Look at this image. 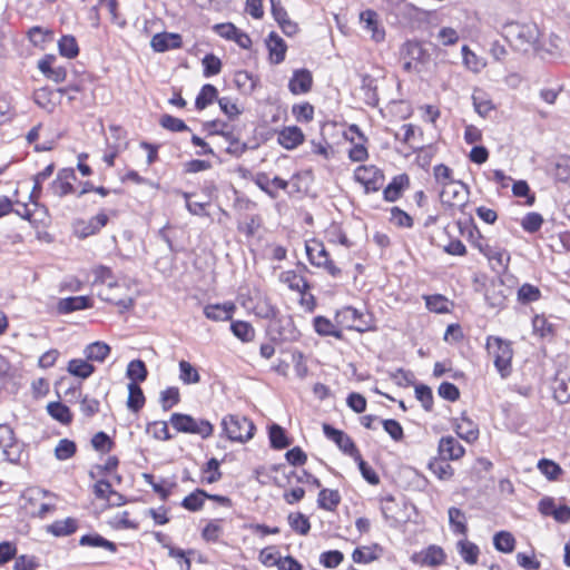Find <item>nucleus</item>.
Masks as SVG:
<instances>
[{"instance_id":"1","label":"nucleus","mask_w":570,"mask_h":570,"mask_svg":"<svg viewBox=\"0 0 570 570\" xmlns=\"http://www.w3.org/2000/svg\"><path fill=\"white\" fill-rule=\"evenodd\" d=\"M502 35L514 49L528 51L537 43L539 29L534 23L511 21L503 24Z\"/></svg>"},{"instance_id":"2","label":"nucleus","mask_w":570,"mask_h":570,"mask_svg":"<svg viewBox=\"0 0 570 570\" xmlns=\"http://www.w3.org/2000/svg\"><path fill=\"white\" fill-rule=\"evenodd\" d=\"M95 283L105 285L106 288L99 292V296L110 303L116 304L122 311L134 306V299L129 296L119 297L112 293V289L119 288L118 283L114 279L112 272L109 267L100 265L94 269Z\"/></svg>"},{"instance_id":"3","label":"nucleus","mask_w":570,"mask_h":570,"mask_svg":"<svg viewBox=\"0 0 570 570\" xmlns=\"http://www.w3.org/2000/svg\"><path fill=\"white\" fill-rule=\"evenodd\" d=\"M487 351L493 358V363L502 379L511 373V361L513 350L511 343L498 336H489L487 340Z\"/></svg>"},{"instance_id":"4","label":"nucleus","mask_w":570,"mask_h":570,"mask_svg":"<svg viewBox=\"0 0 570 570\" xmlns=\"http://www.w3.org/2000/svg\"><path fill=\"white\" fill-rule=\"evenodd\" d=\"M223 432L233 442H247L254 436V423L240 415L229 414L222 420Z\"/></svg>"},{"instance_id":"5","label":"nucleus","mask_w":570,"mask_h":570,"mask_svg":"<svg viewBox=\"0 0 570 570\" xmlns=\"http://www.w3.org/2000/svg\"><path fill=\"white\" fill-rule=\"evenodd\" d=\"M169 422L177 432L198 434L203 439L209 438L214 431V426L209 421L196 420L188 414L174 413Z\"/></svg>"},{"instance_id":"6","label":"nucleus","mask_w":570,"mask_h":570,"mask_svg":"<svg viewBox=\"0 0 570 570\" xmlns=\"http://www.w3.org/2000/svg\"><path fill=\"white\" fill-rule=\"evenodd\" d=\"M305 248L308 261L312 265L323 267L333 277L341 274V269L330 258V255L322 243L312 240L306 243Z\"/></svg>"},{"instance_id":"7","label":"nucleus","mask_w":570,"mask_h":570,"mask_svg":"<svg viewBox=\"0 0 570 570\" xmlns=\"http://www.w3.org/2000/svg\"><path fill=\"white\" fill-rule=\"evenodd\" d=\"M354 177L356 181L364 186L366 193L377 191L383 187L384 175L375 166H358Z\"/></svg>"},{"instance_id":"8","label":"nucleus","mask_w":570,"mask_h":570,"mask_svg":"<svg viewBox=\"0 0 570 570\" xmlns=\"http://www.w3.org/2000/svg\"><path fill=\"white\" fill-rule=\"evenodd\" d=\"M335 322L337 325L347 330L365 332L368 328L367 322L364 320L363 313L352 306H345L336 312Z\"/></svg>"},{"instance_id":"9","label":"nucleus","mask_w":570,"mask_h":570,"mask_svg":"<svg viewBox=\"0 0 570 570\" xmlns=\"http://www.w3.org/2000/svg\"><path fill=\"white\" fill-rule=\"evenodd\" d=\"M0 448L7 461L16 463L20 460V445L16 441L13 430L8 424H0Z\"/></svg>"},{"instance_id":"10","label":"nucleus","mask_w":570,"mask_h":570,"mask_svg":"<svg viewBox=\"0 0 570 570\" xmlns=\"http://www.w3.org/2000/svg\"><path fill=\"white\" fill-rule=\"evenodd\" d=\"M323 432L325 436L332 440L342 452L353 459H358L360 451L357 450L354 441L345 432L337 430L330 424L323 425Z\"/></svg>"},{"instance_id":"11","label":"nucleus","mask_w":570,"mask_h":570,"mask_svg":"<svg viewBox=\"0 0 570 570\" xmlns=\"http://www.w3.org/2000/svg\"><path fill=\"white\" fill-rule=\"evenodd\" d=\"M107 223L108 216L105 213H99L89 220H77L73 225L75 234L79 238H87L97 234Z\"/></svg>"},{"instance_id":"12","label":"nucleus","mask_w":570,"mask_h":570,"mask_svg":"<svg viewBox=\"0 0 570 570\" xmlns=\"http://www.w3.org/2000/svg\"><path fill=\"white\" fill-rule=\"evenodd\" d=\"M76 179L73 169L60 170L57 178L50 184V190L55 196L62 197L73 191L72 180Z\"/></svg>"},{"instance_id":"13","label":"nucleus","mask_w":570,"mask_h":570,"mask_svg":"<svg viewBox=\"0 0 570 570\" xmlns=\"http://www.w3.org/2000/svg\"><path fill=\"white\" fill-rule=\"evenodd\" d=\"M56 57L53 55H46L38 61V69L43 73L46 78L52 80L56 83H60L66 80L67 70L65 67H53Z\"/></svg>"},{"instance_id":"14","label":"nucleus","mask_w":570,"mask_h":570,"mask_svg":"<svg viewBox=\"0 0 570 570\" xmlns=\"http://www.w3.org/2000/svg\"><path fill=\"white\" fill-rule=\"evenodd\" d=\"M554 399L563 404L570 401V368L558 371L553 381Z\"/></svg>"},{"instance_id":"15","label":"nucleus","mask_w":570,"mask_h":570,"mask_svg":"<svg viewBox=\"0 0 570 570\" xmlns=\"http://www.w3.org/2000/svg\"><path fill=\"white\" fill-rule=\"evenodd\" d=\"M183 45L179 33L160 32L156 33L150 41V46L156 52H165L171 49H178Z\"/></svg>"},{"instance_id":"16","label":"nucleus","mask_w":570,"mask_h":570,"mask_svg":"<svg viewBox=\"0 0 570 570\" xmlns=\"http://www.w3.org/2000/svg\"><path fill=\"white\" fill-rule=\"evenodd\" d=\"M438 450L443 460H459L465 453L462 444L451 435L440 439Z\"/></svg>"},{"instance_id":"17","label":"nucleus","mask_w":570,"mask_h":570,"mask_svg":"<svg viewBox=\"0 0 570 570\" xmlns=\"http://www.w3.org/2000/svg\"><path fill=\"white\" fill-rule=\"evenodd\" d=\"M313 76L307 69H298L293 72L288 82V89L293 95L306 94L312 89Z\"/></svg>"},{"instance_id":"18","label":"nucleus","mask_w":570,"mask_h":570,"mask_svg":"<svg viewBox=\"0 0 570 570\" xmlns=\"http://www.w3.org/2000/svg\"><path fill=\"white\" fill-rule=\"evenodd\" d=\"M454 431L462 440L472 443L479 438V428L470 417L462 413L461 417L454 421Z\"/></svg>"},{"instance_id":"19","label":"nucleus","mask_w":570,"mask_h":570,"mask_svg":"<svg viewBox=\"0 0 570 570\" xmlns=\"http://www.w3.org/2000/svg\"><path fill=\"white\" fill-rule=\"evenodd\" d=\"M304 134L297 126L283 128L277 135V142L285 149H294L304 141Z\"/></svg>"},{"instance_id":"20","label":"nucleus","mask_w":570,"mask_h":570,"mask_svg":"<svg viewBox=\"0 0 570 570\" xmlns=\"http://www.w3.org/2000/svg\"><path fill=\"white\" fill-rule=\"evenodd\" d=\"M235 308L236 306L232 302L206 305L204 307V314L214 322H224L232 320Z\"/></svg>"},{"instance_id":"21","label":"nucleus","mask_w":570,"mask_h":570,"mask_svg":"<svg viewBox=\"0 0 570 570\" xmlns=\"http://www.w3.org/2000/svg\"><path fill=\"white\" fill-rule=\"evenodd\" d=\"M361 23L366 31L371 32L372 38L380 42L384 39L385 32L379 26V14L374 10H365L360 14Z\"/></svg>"},{"instance_id":"22","label":"nucleus","mask_w":570,"mask_h":570,"mask_svg":"<svg viewBox=\"0 0 570 570\" xmlns=\"http://www.w3.org/2000/svg\"><path fill=\"white\" fill-rule=\"evenodd\" d=\"M269 59L273 63L278 65L284 61L287 46L285 41L274 31H272L266 40Z\"/></svg>"},{"instance_id":"23","label":"nucleus","mask_w":570,"mask_h":570,"mask_svg":"<svg viewBox=\"0 0 570 570\" xmlns=\"http://www.w3.org/2000/svg\"><path fill=\"white\" fill-rule=\"evenodd\" d=\"M461 183L452 181L442 187L440 191L441 203L448 206H459L463 203V194Z\"/></svg>"},{"instance_id":"24","label":"nucleus","mask_w":570,"mask_h":570,"mask_svg":"<svg viewBox=\"0 0 570 570\" xmlns=\"http://www.w3.org/2000/svg\"><path fill=\"white\" fill-rule=\"evenodd\" d=\"M78 522L73 518H67L65 520H57L47 527V532L55 537H66L76 532Z\"/></svg>"},{"instance_id":"25","label":"nucleus","mask_w":570,"mask_h":570,"mask_svg":"<svg viewBox=\"0 0 570 570\" xmlns=\"http://www.w3.org/2000/svg\"><path fill=\"white\" fill-rule=\"evenodd\" d=\"M56 92L48 87L39 88L33 94L35 102L48 112H53L57 102L55 101Z\"/></svg>"},{"instance_id":"26","label":"nucleus","mask_w":570,"mask_h":570,"mask_svg":"<svg viewBox=\"0 0 570 570\" xmlns=\"http://www.w3.org/2000/svg\"><path fill=\"white\" fill-rule=\"evenodd\" d=\"M407 184L409 177L406 175L394 177L383 190L384 199L387 202H395L400 198L402 190Z\"/></svg>"},{"instance_id":"27","label":"nucleus","mask_w":570,"mask_h":570,"mask_svg":"<svg viewBox=\"0 0 570 570\" xmlns=\"http://www.w3.org/2000/svg\"><path fill=\"white\" fill-rule=\"evenodd\" d=\"M110 353V346L104 342H94L86 346L83 354L88 361L104 362Z\"/></svg>"},{"instance_id":"28","label":"nucleus","mask_w":570,"mask_h":570,"mask_svg":"<svg viewBox=\"0 0 570 570\" xmlns=\"http://www.w3.org/2000/svg\"><path fill=\"white\" fill-rule=\"evenodd\" d=\"M281 282L286 284L291 289L304 294L308 288V282L294 271H287L281 274Z\"/></svg>"},{"instance_id":"29","label":"nucleus","mask_w":570,"mask_h":570,"mask_svg":"<svg viewBox=\"0 0 570 570\" xmlns=\"http://www.w3.org/2000/svg\"><path fill=\"white\" fill-rule=\"evenodd\" d=\"M314 330L318 335L322 336H334L336 338H342V332L336 328L335 324L324 317V316H316L313 321Z\"/></svg>"},{"instance_id":"30","label":"nucleus","mask_w":570,"mask_h":570,"mask_svg":"<svg viewBox=\"0 0 570 570\" xmlns=\"http://www.w3.org/2000/svg\"><path fill=\"white\" fill-rule=\"evenodd\" d=\"M67 370L71 375L85 380L95 372V366L87 358H73L69 361Z\"/></svg>"},{"instance_id":"31","label":"nucleus","mask_w":570,"mask_h":570,"mask_svg":"<svg viewBox=\"0 0 570 570\" xmlns=\"http://www.w3.org/2000/svg\"><path fill=\"white\" fill-rule=\"evenodd\" d=\"M449 514V522L453 530V532L462 535H466L468 533V525H466V518L465 513L460 510L459 508L451 507L448 511Z\"/></svg>"},{"instance_id":"32","label":"nucleus","mask_w":570,"mask_h":570,"mask_svg":"<svg viewBox=\"0 0 570 570\" xmlns=\"http://www.w3.org/2000/svg\"><path fill=\"white\" fill-rule=\"evenodd\" d=\"M341 502L337 490L322 489L318 493L317 504L326 511H334Z\"/></svg>"},{"instance_id":"33","label":"nucleus","mask_w":570,"mask_h":570,"mask_svg":"<svg viewBox=\"0 0 570 570\" xmlns=\"http://www.w3.org/2000/svg\"><path fill=\"white\" fill-rule=\"evenodd\" d=\"M79 544L92 548H102L110 551L111 553L117 551V546L114 542L105 539L98 533L82 535L80 538Z\"/></svg>"},{"instance_id":"34","label":"nucleus","mask_w":570,"mask_h":570,"mask_svg":"<svg viewBox=\"0 0 570 570\" xmlns=\"http://www.w3.org/2000/svg\"><path fill=\"white\" fill-rule=\"evenodd\" d=\"M146 399L139 384H128L127 406L132 412H138L145 405Z\"/></svg>"},{"instance_id":"35","label":"nucleus","mask_w":570,"mask_h":570,"mask_svg":"<svg viewBox=\"0 0 570 570\" xmlns=\"http://www.w3.org/2000/svg\"><path fill=\"white\" fill-rule=\"evenodd\" d=\"M253 311L256 316L266 320L274 318L278 313L277 307L266 296L257 297Z\"/></svg>"},{"instance_id":"36","label":"nucleus","mask_w":570,"mask_h":570,"mask_svg":"<svg viewBox=\"0 0 570 570\" xmlns=\"http://www.w3.org/2000/svg\"><path fill=\"white\" fill-rule=\"evenodd\" d=\"M126 375L131 381L130 383L139 384L145 382L148 375L146 364L141 360H134L129 362Z\"/></svg>"},{"instance_id":"37","label":"nucleus","mask_w":570,"mask_h":570,"mask_svg":"<svg viewBox=\"0 0 570 570\" xmlns=\"http://www.w3.org/2000/svg\"><path fill=\"white\" fill-rule=\"evenodd\" d=\"M90 306V298L87 296H75L63 298L59 302V311L62 313H70L80 311Z\"/></svg>"},{"instance_id":"38","label":"nucleus","mask_w":570,"mask_h":570,"mask_svg":"<svg viewBox=\"0 0 570 570\" xmlns=\"http://www.w3.org/2000/svg\"><path fill=\"white\" fill-rule=\"evenodd\" d=\"M458 550L466 563L475 564L478 562L480 549L475 543L468 540H461L458 542Z\"/></svg>"},{"instance_id":"39","label":"nucleus","mask_w":570,"mask_h":570,"mask_svg":"<svg viewBox=\"0 0 570 570\" xmlns=\"http://www.w3.org/2000/svg\"><path fill=\"white\" fill-rule=\"evenodd\" d=\"M47 411L55 420L62 424H69L72 421V414L69 407L60 402H50Z\"/></svg>"},{"instance_id":"40","label":"nucleus","mask_w":570,"mask_h":570,"mask_svg":"<svg viewBox=\"0 0 570 570\" xmlns=\"http://www.w3.org/2000/svg\"><path fill=\"white\" fill-rule=\"evenodd\" d=\"M287 521L292 530L301 535H306L311 530L308 518L301 512L289 513Z\"/></svg>"},{"instance_id":"41","label":"nucleus","mask_w":570,"mask_h":570,"mask_svg":"<svg viewBox=\"0 0 570 570\" xmlns=\"http://www.w3.org/2000/svg\"><path fill=\"white\" fill-rule=\"evenodd\" d=\"M218 90L215 86L210 83H206L200 89L195 106L198 110L205 109L208 105H210L215 99H217Z\"/></svg>"},{"instance_id":"42","label":"nucleus","mask_w":570,"mask_h":570,"mask_svg":"<svg viewBox=\"0 0 570 570\" xmlns=\"http://www.w3.org/2000/svg\"><path fill=\"white\" fill-rule=\"evenodd\" d=\"M493 544L500 552L510 553L514 550L515 540L508 531H500L493 537Z\"/></svg>"},{"instance_id":"43","label":"nucleus","mask_w":570,"mask_h":570,"mask_svg":"<svg viewBox=\"0 0 570 570\" xmlns=\"http://www.w3.org/2000/svg\"><path fill=\"white\" fill-rule=\"evenodd\" d=\"M59 53L66 58H75L79 53V47L73 36H62L58 41Z\"/></svg>"},{"instance_id":"44","label":"nucleus","mask_w":570,"mask_h":570,"mask_svg":"<svg viewBox=\"0 0 570 570\" xmlns=\"http://www.w3.org/2000/svg\"><path fill=\"white\" fill-rule=\"evenodd\" d=\"M230 330L233 334L243 342H250L255 336V330L248 322H232Z\"/></svg>"},{"instance_id":"45","label":"nucleus","mask_w":570,"mask_h":570,"mask_svg":"<svg viewBox=\"0 0 570 570\" xmlns=\"http://www.w3.org/2000/svg\"><path fill=\"white\" fill-rule=\"evenodd\" d=\"M445 461L443 459H433L428 465L429 470L440 480H449L453 475V468Z\"/></svg>"},{"instance_id":"46","label":"nucleus","mask_w":570,"mask_h":570,"mask_svg":"<svg viewBox=\"0 0 570 570\" xmlns=\"http://www.w3.org/2000/svg\"><path fill=\"white\" fill-rule=\"evenodd\" d=\"M179 380L184 384H197L200 381L198 371L187 361L179 362Z\"/></svg>"},{"instance_id":"47","label":"nucleus","mask_w":570,"mask_h":570,"mask_svg":"<svg viewBox=\"0 0 570 570\" xmlns=\"http://www.w3.org/2000/svg\"><path fill=\"white\" fill-rule=\"evenodd\" d=\"M269 441L274 449L282 450L287 448L291 442L286 436L285 430L278 424H273L269 428Z\"/></svg>"},{"instance_id":"48","label":"nucleus","mask_w":570,"mask_h":570,"mask_svg":"<svg viewBox=\"0 0 570 570\" xmlns=\"http://www.w3.org/2000/svg\"><path fill=\"white\" fill-rule=\"evenodd\" d=\"M539 471L550 481L558 480L562 474V469L558 463L549 459H541L538 462Z\"/></svg>"},{"instance_id":"49","label":"nucleus","mask_w":570,"mask_h":570,"mask_svg":"<svg viewBox=\"0 0 570 570\" xmlns=\"http://www.w3.org/2000/svg\"><path fill=\"white\" fill-rule=\"evenodd\" d=\"M445 553L441 547L430 546L423 557L422 563L430 567L442 564L445 561Z\"/></svg>"},{"instance_id":"50","label":"nucleus","mask_w":570,"mask_h":570,"mask_svg":"<svg viewBox=\"0 0 570 570\" xmlns=\"http://www.w3.org/2000/svg\"><path fill=\"white\" fill-rule=\"evenodd\" d=\"M425 305L429 311L434 313L442 314L450 312L448 298L440 294L425 296Z\"/></svg>"},{"instance_id":"51","label":"nucleus","mask_w":570,"mask_h":570,"mask_svg":"<svg viewBox=\"0 0 570 570\" xmlns=\"http://www.w3.org/2000/svg\"><path fill=\"white\" fill-rule=\"evenodd\" d=\"M206 497V491L197 489L183 500L181 505L189 511H198L203 508Z\"/></svg>"},{"instance_id":"52","label":"nucleus","mask_w":570,"mask_h":570,"mask_svg":"<svg viewBox=\"0 0 570 570\" xmlns=\"http://www.w3.org/2000/svg\"><path fill=\"white\" fill-rule=\"evenodd\" d=\"M94 493L98 499H104L107 501L111 500V497H117L121 500V494L111 489V484L107 480H99L94 485Z\"/></svg>"},{"instance_id":"53","label":"nucleus","mask_w":570,"mask_h":570,"mask_svg":"<svg viewBox=\"0 0 570 570\" xmlns=\"http://www.w3.org/2000/svg\"><path fill=\"white\" fill-rule=\"evenodd\" d=\"M472 99L474 109L481 117H487L494 109V105L483 92L474 94Z\"/></svg>"},{"instance_id":"54","label":"nucleus","mask_w":570,"mask_h":570,"mask_svg":"<svg viewBox=\"0 0 570 570\" xmlns=\"http://www.w3.org/2000/svg\"><path fill=\"white\" fill-rule=\"evenodd\" d=\"M76 443L68 439H62L59 441L55 449V455L58 460L65 461L70 459L76 453Z\"/></svg>"},{"instance_id":"55","label":"nucleus","mask_w":570,"mask_h":570,"mask_svg":"<svg viewBox=\"0 0 570 570\" xmlns=\"http://www.w3.org/2000/svg\"><path fill=\"white\" fill-rule=\"evenodd\" d=\"M540 296V289L528 283L523 284L518 291V299L523 304L535 302Z\"/></svg>"},{"instance_id":"56","label":"nucleus","mask_w":570,"mask_h":570,"mask_svg":"<svg viewBox=\"0 0 570 570\" xmlns=\"http://www.w3.org/2000/svg\"><path fill=\"white\" fill-rule=\"evenodd\" d=\"M180 401L178 387H167L160 393V403L165 411L171 409Z\"/></svg>"},{"instance_id":"57","label":"nucleus","mask_w":570,"mask_h":570,"mask_svg":"<svg viewBox=\"0 0 570 570\" xmlns=\"http://www.w3.org/2000/svg\"><path fill=\"white\" fill-rule=\"evenodd\" d=\"M159 124L163 128L173 132H180L189 129L188 126L181 119L176 118L171 115H164L160 118Z\"/></svg>"},{"instance_id":"58","label":"nucleus","mask_w":570,"mask_h":570,"mask_svg":"<svg viewBox=\"0 0 570 570\" xmlns=\"http://www.w3.org/2000/svg\"><path fill=\"white\" fill-rule=\"evenodd\" d=\"M204 76L212 77L218 75L222 69V61L213 53H208L203 58Z\"/></svg>"},{"instance_id":"59","label":"nucleus","mask_w":570,"mask_h":570,"mask_svg":"<svg viewBox=\"0 0 570 570\" xmlns=\"http://www.w3.org/2000/svg\"><path fill=\"white\" fill-rule=\"evenodd\" d=\"M344 554L338 550L325 551L320 556V562L328 569H334L343 561Z\"/></svg>"},{"instance_id":"60","label":"nucleus","mask_w":570,"mask_h":570,"mask_svg":"<svg viewBox=\"0 0 570 570\" xmlns=\"http://www.w3.org/2000/svg\"><path fill=\"white\" fill-rule=\"evenodd\" d=\"M391 223L397 227L410 228L413 226L412 217L399 207L391 208Z\"/></svg>"},{"instance_id":"61","label":"nucleus","mask_w":570,"mask_h":570,"mask_svg":"<svg viewBox=\"0 0 570 570\" xmlns=\"http://www.w3.org/2000/svg\"><path fill=\"white\" fill-rule=\"evenodd\" d=\"M543 224V218L539 213L527 214L521 223L522 228L528 233L538 232Z\"/></svg>"},{"instance_id":"62","label":"nucleus","mask_w":570,"mask_h":570,"mask_svg":"<svg viewBox=\"0 0 570 570\" xmlns=\"http://www.w3.org/2000/svg\"><path fill=\"white\" fill-rule=\"evenodd\" d=\"M292 112L298 121L309 122L314 117V107L309 102L294 105Z\"/></svg>"},{"instance_id":"63","label":"nucleus","mask_w":570,"mask_h":570,"mask_svg":"<svg viewBox=\"0 0 570 570\" xmlns=\"http://www.w3.org/2000/svg\"><path fill=\"white\" fill-rule=\"evenodd\" d=\"M415 396L422 403V406L426 411H431L433 407V394L432 390L428 385H417L415 387Z\"/></svg>"},{"instance_id":"64","label":"nucleus","mask_w":570,"mask_h":570,"mask_svg":"<svg viewBox=\"0 0 570 570\" xmlns=\"http://www.w3.org/2000/svg\"><path fill=\"white\" fill-rule=\"evenodd\" d=\"M556 178L559 181H570V157H561L556 165Z\"/></svg>"}]
</instances>
